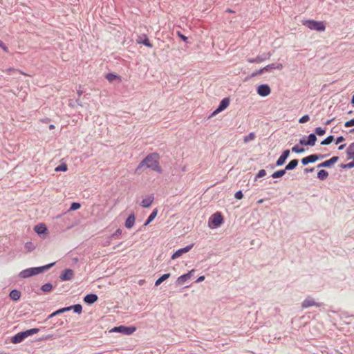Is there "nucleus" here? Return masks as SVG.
<instances>
[{"mask_svg":"<svg viewBox=\"0 0 354 354\" xmlns=\"http://www.w3.org/2000/svg\"><path fill=\"white\" fill-rule=\"evenodd\" d=\"M160 155L158 153H149L138 165L136 169V172L142 169L143 167H146L151 169L152 171H156L158 174L162 173V169L160 166L159 163Z\"/></svg>","mask_w":354,"mask_h":354,"instance_id":"obj_1","label":"nucleus"},{"mask_svg":"<svg viewBox=\"0 0 354 354\" xmlns=\"http://www.w3.org/2000/svg\"><path fill=\"white\" fill-rule=\"evenodd\" d=\"M55 264V262L48 263L47 265L43 266H39V267H32L29 268L25 270H23L19 273V278H29L32 276H35L37 274H39L40 273H42L48 270H49L50 268H52Z\"/></svg>","mask_w":354,"mask_h":354,"instance_id":"obj_2","label":"nucleus"},{"mask_svg":"<svg viewBox=\"0 0 354 354\" xmlns=\"http://www.w3.org/2000/svg\"><path fill=\"white\" fill-rule=\"evenodd\" d=\"M224 219L220 212L213 214L208 220V226L211 229H215L220 227L223 223Z\"/></svg>","mask_w":354,"mask_h":354,"instance_id":"obj_3","label":"nucleus"},{"mask_svg":"<svg viewBox=\"0 0 354 354\" xmlns=\"http://www.w3.org/2000/svg\"><path fill=\"white\" fill-rule=\"evenodd\" d=\"M303 24L310 30L317 32H324L326 30V25L324 21L315 20H306Z\"/></svg>","mask_w":354,"mask_h":354,"instance_id":"obj_4","label":"nucleus"},{"mask_svg":"<svg viewBox=\"0 0 354 354\" xmlns=\"http://www.w3.org/2000/svg\"><path fill=\"white\" fill-rule=\"evenodd\" d=\"M346 154L353 160L347 164H341L339 167L342 169H351L354 167V142L351 143L346 149Z\"/></svg>","mask_w":354,"mask_h":354,"instance_id":"obj_5","label":"nucleus"},{"mask_svg":"<svg viewBox=\"0 0 354 354\" xmlns=\"http://www.w3.org/2000/svg\"><path fill=\"white\" fill-rule=\"evenodd\" d=\"M136 330L135 326H119L114 327L111 332L120 333L127 335L133 334Z\"/></svg>","mask_w":354,"mask_h":354,"instance_id":"obj_6","label":"nucleus"},{"mask_svg":"<svg viewBox=\"0 0 354 354\" xmlns=\"http://www.w3.org/2000/svg\"><path fill=\"white\" fill-rule=\"evenodd\" d=\"M317 140V138L315 133H312L308 136L307 139H306L305 137L300 139L299 143L303 146L313 147L315 145Z\"/></svg>","mask_w":354,"mask_h":354,"instance_id":"obj_7","label":"nucleus"},{"mask_svg":"<svg viewBox=\"0 0 354 354\" xmlns=\"http://www.w3.org/2000/svg\"><path fill=\"white\" fill-rule=\"evenodd\" d=\"M230 97H225V98H223L220 102V103H219L218 106H217V108L212 112V113L211 114L210 117L213 116V115H215L222 112L225 109H226L228 107V106L230 104Z\"/></svg>","mask_w":354,"mask_h":354,"instance_id":"obj_8","label":"nucleus"},{"mask_svg":"<svg viewBox=\"0 0 354 354\" xmlns=\"http://www.w3.org/2000/svg\"><path fill=\"white\" fill-rule=\"evenodd\" d=\"M323 306V303L316 302L311 297H307L301 303L302 308H307L311 306L322 307Z\"/></svg>","mask_w":354,"mask_h":354,"instance_id":"obj_9","label":"nucleus"},{"mask_svg":"<svg viewBox=\"0 0 354 354\" xmlns=\"http://www.w3.org/2000/svg\"><path fill=\"white\" fill-rule=\"evenodd\" d=\"M272 53H264L262 55H258L255 58H248L247 62L249 63H261L263 61H266L272 56Z\"/></svg>","mask_w":354,"mask_h":354,"instance_id":"obj_10","label":"nucleus"},{"mask_svg":"<svg viewBox=\"0 0 354 354\" xmlns=\"http://www.w3.org/2000/svg\"><path fill=\"white\" fill-rule=\"evenodd\" d=\"M257 92L258 95L261 97H266L269 95L271 93L270 87L267 84H262L258 86L257 88Z\"/></svg>","mask_w":354,"mask_h":354,"instance_id":"obj_11","label":"nucleus"},{"mask_svg":"<svg viewBox=\"0 0 354 354\" xmlns=\"http://www.w3.org/2000/svg\"><path fill=\"white\" fill-rule=\"evenodd\" d=\"M338 160H339V157L338 156H333L330 159L326 160L319 163L317 166V168H322V167L329 168V167H331L335 163H336L337 162Z\"/></svg>","mask_w":354,"mask_h":354,"instance_id":"obj_12","label":"nucleus"},{"mask_svg":"<svg viewBox=\"0 0 354 354\" xmlns=\"http://www.w3.org/2000/svg\"><path fill=\"white\" fill-rule=\"evenodd\" d=\"M73 275H74V273H73V270H71L70 268H66V269H64L62 272V273L59 276V279L62 281H69L73 277Z\"/></svg>","mask_w":354,"mask_h":354,"instance_id":"obj_13","label":"nucleus"},{"mask_svg":"<svg viewBox=\"0 0 354 354\" xmlns=\"http://www.w3.org/2000/svg\"><path fill=\"white\" fill-rule=\"evenodd\" d=\"M83 300L85 304L91 305L98 300V296L95 293H89L84 296Z\"/></svg>","mask_w":354,"mask_h":354,"instance_id":"obj_14","label":"nucleus"},{"mask_svg":"<svg viewBox=\"0 0 354 354\" xmlns=\"http://www.w3.org/2000/svg\"><path fill=\"white\" fill-rule=\"evenodd\" d=\"M35 232L39 236L46 234L48 229L44 223H39L34 227Z\"/></svg>","mask_w":354,"mask_h":354,"instance_id":"obj_15","label":"nucleus"},{"mask_svg":"<svg viewBox=\"0 0 354 354\" xmlns=\"http://www.w3.org/2000/svg\"><path fill=\"white\" fill-rule=\"evenodd\" d=\"M283 64L281 63H272L263 67V70L265 72H270L273 69L281 70L283 68Z\"/></svg>","mask_w":354,"mask_h":354,"instance_id":"obj_16","label":"nucleus"},{"mask_svg":"<svg viewBox=\"0 0 354 354\" xmlns=\"http://www.w3.org/2000/svg\"><path fill=\"white\" fill-rule=\"evenodd\" d=\"M153 200H154V196H153V194H151L149 195L147 198L142 199V201H141L140 205L145 208L149 207L151 206V205L152 204Z\"/></svg>","mask_w":354,"mask_h":354,"instance_id":"obj_17","label":"nucleus"},{"mask_svg":"<svg viewBox=\"0 0 354 354\" xmlns=\"http://www.w3.org/2000/svg\"><path fill=\"white\" fill-rule=\"evenodd\" d=\"M138 43L142 44L144 46H145L147 47H149V48H152L153 47V45L150 42L149 38L145 34H143V35H142L138 37Z\"/></svg>","mask_w":354,"mask_h":354,"instance_id":"obj_18","label":"nucleus"},{"mask_svg":"<svg viewBox=\"0 0 354 354\" xmlns=\"http://www.w3.org/2000/svg\"><path fill=\"white\" fill-rule=\"evenodd\" d=\"M25 339L26 337L24 336L21 331L11 337V342L15 344H19L22 342Z\"/></svg>","mask_w":354,"mask_h":354,"instance_id":"obj_19","label":"nucleus"},{"mask_svg":"<svg viewBox=\"0 0 354 354\" xmlns=\"http://www.w3.org/2000/svg\"><path fill=\"white\" fill-rule=\"evenodd\" d=\"M135 214L133 213L131 214L125 221V227L127 229H131L135 224Z\"/></svg>","mask_w":354,"mask_h":354,"instance_id":"obj_20","label":"nucleus"},{"mask_svg":"<svg viewBox=\"0 0 354 354\" xmlns=\"http://www.w3.org/2000/svg\"><path fill=\"white\" fill-rule=\"evenodd\" d=\"M21 296V292L17 289L12 290L9 293L10 298L15 301H18L20 299Z\"/></svg>","mask_w":354,"mask_h":354,"instance_id":"obj_21","label":"nucleus"},{"mask_svg":"<svg viewBox=\"0 0 354 354\" xmlns=\"http://www.w3.org/2000/svg\"><path fill=\"white\" fill-rule=\"evenodd\" d=\"M315 162L316 161H315L314 153L310 154L306 157H304L301 160V162L304 166H306V165H308L309 163H313Z\"/></svg>","mask_w":354,"mask_h":354,"instance_id":"obj_22","label":"nucleus"},{"mask_svg":"<svg viewBox=\"0 0 354 354\" xmlns=\"http://www.w3.org/2000/svg\"><path fill=\"white\" fill-rule=\"evenodd\" d=\"M68 311L73 310L75 313L81 314L82 312V306L80 304H74L70 306H67Z\"/></svg>","mask_w":354,"mask_h":354,"instance_id":"obj_23","label":"nucleus"},{"mask_svg":"<svg viewBox=\"0 0 354 354\" xmlns=\"http://www.w3.org/2000/svg\"><path fill=\"white\" fill-rule=\"evenodd\" d=\"M299 160L297 159H293L290 160L285 167L286 171H290L295 169L298 165Z\"/></svg>","mask_w":354,"mask_h":354,"instance_id":"obj_24","label":"nucleus"},{"mask_svg":"<svg viewBox=\"0 0 354 354\" xmlns=\"http://www.w3.org/2000/svg\"><path fill=\"white\" fill-rule=\"evenodd\" d=\"M158 214V209H154L152 212L149 214L147 220L145 221L144 223V226L148 225L151 222L153 221V219L156 217Z\"/></svg>","mask_w":354,"mask_h":354,"instance_id":"obj_25","label":"nucleus"},{"mask_svg":"<svg viewBox=\"0 0 354 354\" xmlns=\"http://www.w3.org/2000/svg\"><path fill=\"white\" fill-rule=\"evenodd\" d=\"M188 279H189V276L185 273L178 277L176 281V284L178 286L183 285L186 282Z\"/></svg>","mask_w":354,"mask_h":354,"instance_id":"obj_26","label":"nucleus"},{"mask_svg":"<svg viewBox=\"0 0 354 354\" xmlns=\"http://www.w3.org/2000/svg\"><path fill=\"white\" fill-rule=\"evenodd\" d=\"M39 331V328H30V329H28L26 330L21 331V333H23L24 336L26 338H27L28 337H29L30 335L37 333Z\"/></svg>","mask_w":354,"mask_h":354,"instance_id":"obj_27","label":"nucleus"},{"mask_svg":"<svg viewBox=\"0 0 354 354\" xmlns=\"http://www.w3.org/2000/svg\"><path fill=\"white\" fill-rule=\"evenodd\" d=\"M286 169L284 168L283 169H279L276 171H274L271 177L272 178H279L283 176L286 173Z\"/></svg>","mask_w":354,"mask_h":354,"instance_id":"obj_28","label":"nucleus"},{"mask_svg":"<svg viewBox=\"0 0 354 354\" xmlns=\"http://www.w3.org/2000/svg\"><path fill=\"white\" fill-rule=\"evenodd\" d=\"M171 276L170 273H166L162 274L161 277H160L156 281H155V286H158L160 285L163 281L167 280L169 277Z\"/></svg>","mask_w":354,"mask_h":354,"instance_id":"obj_29","label":"nucleus"},{"mask_svg":"<svg viewBox=\"0 0 354 354\" xmlns=\"http://www.w3.org/2000/svg\"><path fill=\"white\" fill-rule=\"evenodd\" d=\"M328 176V172L325 169H320L317 173V178L320 180H326Z\"/></svg>","mask_w":354,"mask_h":354,"instance_id":"obj_30","label":"nucleus"},{"mask_svg":"<svg viewBox=\"0 0 354 354\" xmlns=\"http://www.w3.org/2000/svg\"><path fill=\"white\" fill-rule=\"evenodd\" d=\"M106 80L111 82H113V80L118 79V80H120V77L113 73H108L106 75Z\"/></svg>","mask_w":354,"mask_h":354,"instance_id":"obj_31","label":"nucleus"},{"mask_svg":"<svg viewBox=\"0 0 354 354\" xmlns=\"http://www.w3.org/2000/svg\"><path fill=\"white\" fill-rule=\"evenodd\" d=\"M53 288V286L52 283H46L41 286V290H42L44 292H50Z\"/></svg>","mask_w":354,"mask_h":354,"instance_id":"obj_32","label":"nucleus"},{"mask_svg":"<svg viewBox=\"0 0 354 354\" xmlns=\"http://www.w3.org/2000/svg\"><path fill=\"white\" fill-rule=\"evenodd\" d=\"M335 140L334 136L330 135L321 142L322 145H328Z\"/></svg>","mask_w":354,"mask_h":354,"instance_id":"obj_33","label":"nucleus"},{"mask_svg":"<svg viewBox=\"0 0 354 354\" xmlns=\"http://www.w3.org/2000/svg\"><path fill=\"white\" fill-rule=\"evenodd\" d=\"M183 254H185L184 250H183V248H180L174 252V254L171 255V259H176L182 256Z\"/></svg>","mask_w":354,"mask_h":354,"instance_id":"obj_34","label":"nucleus"},{"mask_svg":"<svg viewBox=\"0 0 354 354\" xmlns=\"http://www.w3.org/2000/svg\"><path fill=\"white\" fill-rule=\"evenodd\" d=\"M314 133H315L316 136H322L326 133V129L320 127H316Z\"/></svg>","mask_w":354,"mask_h":354,"instance_id":"obj_35","label":"nucleus"},{"mask_svg":"<svg viewBox=\"0 0 354 354\" xmlns=\"http://www.w3.org/2000/svg\"><path fill=\"white\" fill-rule=\"evenodd\" d=\"M292 151L296 153H301L305 151V149L299 146V145H295L292 148Z\"/></svg>","mask_w":354,"mask_h":354,"instance_id":"obj_36","label":"nucleus"},{"mask_svg":"<svg viewBox=\"0 0 354 354\" xmlns=\"http://www.w3.org/2000/svg\"><path fill=\"white\" fill-rule=\"evenodd\" d=\"M80 207H81V204H80V203H77V202H73V203L71 204V206H70L69 210H70V211H75V210H77V209H79Z\"/></svg>","mask_w":354,"mask_h":354,"instance_id":"obj_37","label":"nucleus"},{"mask_svg":"<svg viewBox=\"0 0 354 354\" xmlns=\"http://www.w3.org/2000/svg\"><path fill=\"white\" fill-rule=\"evenodd\" d=\"M255 138V133L254 132H250L248 135L245 136L243 138V141L245 142H248L250 140H252Z\"/></svg>","mask_w":354,"mask_h":354,"instance_id":"obj_38","label":"nucleus"},{"mask_svg":"<svg viewBox=\"0 0 354 354\" xmlns=\"http://www.w3.org/2000/svg\"><path fill=\"white\" fill-rule=\"evenodd\" d=\"M68 169V167H67V165L66 163H62L59 165H58L56 168H55V171H66Z\"/></svg>","mask_w":354,"mask_h":354,"instance_id":"obj_39","label":"nucleus"},{"mask_svg":"<svg viewBox=\"0 0 354 354\" xmlns=\"http://www.w3.org/2000/svg\"><path fill=\"white\" fill-rule=\"evenodd\" d=\"M24 247L29 252H31V251L34 250L35 248V245L31 241L26 242L25 243Z\"/></svg>","mask_w":354,"mask_h":354,"instance_id":"obj_40","label":"nucleus"},{"mask_svg":"<svg viewBox=\"0 0 354 354\" xmlns=\"http://www.w3.org/2000/svg\"><path fill=\"white\" fill-rule=\"evenodd\" d=\"M266 175V171L265 169H261L259 171V172L257 174L254 180H257L258 178H262Z\"/></svg>","mask_w":354,"mask_h":354,"instance_id":"obj_41","label":"nucleus"},{"mask_svg":"<svg viewBox=\"0 0 354 354\" xmlns=\"http://www.w3.org/2000/svg\"><path fill=\"white\" fill-rule=\"evenodd\" d=\"M122 234V230L118 228V230H115V232L114 233H113L110 237L113 239H117L118 238L120 235Z\"/></svg>","mask_w":354,"mask_h":354,"instance_id":"obj_42","label":"nucleus"},{"mask_svg":"<svg viewBox=\"0 0 354 354\" xmlns=\"http://www.w3.org/2000/svg\"><path fill=\"white\" fill-rule=\"evenodd\" d=\"M286 159H284L282 156H279V158L276 161V165L278 167L282 166L285 164Z\"/></svg>","mask_w":354,"mask_h":354,"instance_id":"obj_43","label":"nucleus"},{"mask_svg":"<svg viewBox=\"0 0 354 354\" xmlns=\"http://www.w3.org/2000/svg\"><path fill=\"white\" fill-rule=\"evenodd\" d=\"M309 120H310L309 115H303L301 118H300L299 119V122L300 124H304V123H306L308 121H309Z\"/></svg>","mask_w":354,"mask_h":354,"instance_id":"obj_44","label":"nucleus"},{"mask_svg":"<svg viewBox=\"0 0 354 354\" xmlns=\"http://www.w3.org/2000/svg\"><path fill=\"white\" fill-rule=\"evenodd\" d=\"M66 312H68V310H67V307H64V308H59L57 310H55L54 312V315L57 316L62 313H66Z\"/></svg>","mask_w":354,"mask_h":354,"instance_id":"obj_45","label":"nucleus"},{"mask_svg":"<svg viewBox=\"0 0 354 354\" xmlns=\"http://www.w3.org/2000/svg\"><path fill=\"white\" fill-rule=\"evenodd\" d=\"M315 161H317L319 160H322L327 156H328V154H321V153H314Z\"/></svg>","mask_w":354,"mask_h":354,"instance_id":"obj_46","label":"nucleus"},{"mask_svg":"<svg viewBox=\"0 0 354 354\" xmlns=\"http://www.w3.org/2000/svg\"><path fill=\"white\" fill-rule=\"evenodd\" d=\"M264 71L263 70V68L259 69V70H257L255 71H254L251 75H250V77H254L260 74H262L263 73Z\"/></svg>","mask_w":354,"mask_h":354,"instance_id":"obj_47","label":"nucleus"},{"mask_svg":"<svg viewBox=\"0 0 354 354\" xmlns=\"http://www.w3.org/2000/svg\"><path fill=\"white\" fill-rule=\"evenodd\" d=\"M234 197L238 200L242 199L243 198V194L242 191L239 190L238 192H236L234 194Z\"/></svg>","mask_w":354,"mask_h":354,"instance_id":"obj_48","label":"nucleus"},{"mask_svg":"<svg viewBox=\"0 0 354 354\" xmlns=\"http://www.w3.org/2000/svg\"><path fill=\"white\" fill-rule=\"evenodd\" d=\"M353 126H354V118L351 119L350 120L346 121L344 123V127H353Z\"/></svg>","mask_w":354,"mask_h":354,"instance_id":"obj_49","label":"nucleus"},{"mask_svg":"<svg viewBox=\"0 0 354 354\" xmlns=\"http://www.w3.org/2000/svg\"><path fill=\"white\" fill-rule=\"evenodd\" d=\"M290 156V150L289 149H286L284 150L282 153L281 154V156H282L283 158H284V159H288V158Z\"/></svg>","mask_w":354,"mask_h":354,"instance_id":"obj_50","label":"nucleus"},{"mask_svg":"<svg viewBox=\"0 0 354 354\" xmlns=\"http://www.w3.org/2000/svg\"><path fill=\"white\" fill-rule=\"evenodd\" d=\"M178 36L185 42H187L188 37L182 34L180 31L177 32Z\"/></svg>","mask_w":354,"mask_h":354,"instance_id":"obj_51","label":"nucleus"},{"mask_svg":"<svg viewBox=\"0 0 354 354\" xmlns=\"http://www.w3.org/2000/svg\"><path fill=\"white\" fill-rule=\"evenodd\" d=\"M194 243H191V244L183 248V250H184L185 254L188 252L194 247Z\"/></svg>","mask_w":354,"mask_h":354,"instance_id":"obj_52","label":"nucleus"},{"mask_svg":"<svg viewBox=\"0 0 354 354\" xmlns=\"http://www.w3.org/2000/svg\"><path fill=\"white\" fill-rule=\"evenodd\" d=\"M344 140H345V138H344V136H338L335 140V144L338 145Z\"/></svg>","mask_w":354,"mask_h":354,"instance_id":"obj_53","label":"nucleus"},{"mask_svg":"<svg viewBox=\"0 0 354 354\" xmlns=\"http://www.w3.org/2000/svg\"><path fill=\"white\" fill-rule=\"evenodd\" d=\"M111 240L112 239L110 236L108 237V239L102 243V245L104 247L109 245L111 243Z\"/></svg>","mask_w":354,"mask_h":354,"instance_id":"obj_54","label":"nucleus"},{"mask_svg":"<svg viewBox=\"0 0 354 354\" xmlns=\"http://www.w3.org/2000/svg\"><path fill=\"white\" fill-rule=\"evenodd\" d=\"M64 324V322L61 319H58L54 324V327L62 326Z\"/></svg>","mask_w":354,"mask_h":354,"instance_id":"obj_55","label":"nucleus"},{"mask_svg":"<svg viewBox=\"0 0 354 354\" xmlns=\"http://www.w3.org/2000/svg\"><path fill=\"white\" fill-rule=\"evenodd\" d=\"M0 47L5 51L8 52V47L4 44V43L2 41H0Z\"/></svg>","mask_w":354,"mask_h":354,"instance_id":"obj_56","label":"nucleus"},{"mask_svg":"<svg viewBox=\"0 0 354 354\" xmlns=\"http://www.w3.org/2000/svg\"><path fill=\"white\" fill-rule=\"evenodd\" d=\"M314 169H315L313 167H312V168H305L304 171V173L308 174V173L313 172L314 171Z\"/></svg>","mask_w":354,"mask_h":354,"instance_id":"obj_57","label":"nucleus"},{"mask_svg":"<svg viewBox=\"0 0 354 354\" xmlns=\"http://www.w3.org/2000/svg\"><path fill=\"white\" fill-rule=\"evenodd\" d=\"M205 280V276H200L196 281V283L202 282Z\"/></svg>","mask_w":354,"mask_h":354,"instance_id":"obj_58","label":"nucleus"},{"mask_svg":"<svg viewBox=\"0 0 354 354\" xmlns=\"http://www.w3.org/2000/svg\"><path fill=\"white\" fill-rule=\"evenodd\" d=\"M194 272H195V270H194V269H192V270H189V271L187 273H186V274L189 276V279H190V278L192 277V275H193V274L194 273Z\"/></svg>","mask_w":354,"mask_h":354,"instance_id":"obj_59","label":"nucleus"},{"mask_svg":"<svg viewBox=\"0 0 354 354\" xmlns=\"http://www.w3.org/2000/svg\"><path fill=\"white\" fill-rule=\"evenodd\" d=\"M56 315H54V312L53 313H51L50 315H49L47 318L45 319L44 322H46L48 319H52L54 317H55Z\"/></svg>","mask_w":354,"mask_h":354,"instance_id":"obj_60","label":"nucleus"},{"mask_svg":"<svg viewBox=\"0 0 354 354\" xmlns=\"http://www.w3.org/2000/svg\"><path fill=\"white\" fill-rule=\"evenodd\" d=\"M276 167H277V166L276 165V163H275V164H270L269 165H268V166L266 167V168H268V169L269 168V169H274Z\"/></svg>","mask_w":354,"mask_h":354,"instance_id":"obj_61","label":"nucleus"},{"mask_svg":"<svg viewBox=\"0 0 354 354\" xmlns=\"http://www.w3.org/2000/svg\"><path fill=\"white\" fill-rule=\"evenodd\" d=\"M334 120L335 118H331L330 120H326L324 124V125H329Z\"/></svg>","mask_w":354,"mask_h":354,"instance_id":"obj_62","label":"nucleus"},{"mask_svg":"<svg viewBox=\"0 0 354 354\" xmlns=\"http://www.w3.org/2000/svg\"><path fill=\"white\" fill-rule=\"evenodd\" d=\"M346 147V144H342V145H340L339 147H338V150H343L344 149V147Z\"/></svg>","mask_w":354,"mask_h":354,"instance_id":"obj_63","label":"nucleus"},{"mask_svg":"<svg viewBox=\"0 0 354 354\" xmlns=\"http://www.w3.org/2000/svg\"><path fill=\"white\" fill-rule=\"evenodd\" d=\"M351 103L354 105V95L352 96Z\"/></svg>","mask_w":354,"mask_h":354,"instance_id":"obj_64","label":"nucleus"}]
</instances>
